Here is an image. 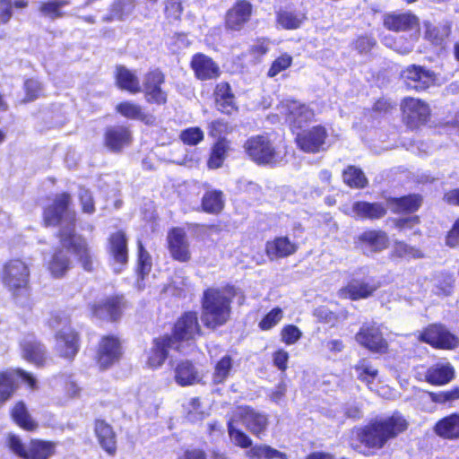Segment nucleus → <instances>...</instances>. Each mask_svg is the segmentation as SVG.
<instances>
[{"label":"nucleus","instance_id":"obj_55","mask_svg":"<svg viewBox=\"0 0 459 459\" xmlns=\"http://www.w3.org/2000/svg\"><path fill=\"white\" fill-rule=\"evenodd\" d=\"M228 433L232 443L240 448L246 449L252 446V439L243 430L234 427L233 421L230 420L227 422Z\"/></svg>","mask_w":459,"mask_h":459},{"label":"nucleus","instance_id":"obj_13","mask_svg":"<svg viewBox=\"0 0 459 459\" xmlns=\"http://www.w3.org/2000/svg\"><path fill=\"white\" fill-rule=\"evenodd\" d=\"M418 339L437 350L451 351L459 346V338L441 323L428 325Z\"/></svg>","mask_w":459,"mask_h":459},{"label":"nucleus","instance_id":"obj_63","mask_svg":"<svg viewBox=\"0 0 459 459\" xmlns=\"http://www.w3.org/2000/svg\"><path fill=\"white\" fill-rule=\"evenodd\" d=\"M273 43L267 38H256L249 47V54L254 56H263L269 53Z\"/></svg>","mask_w":459,"mask_h":459},{"label":"nucleus","instance_id":"obj_14","mask_svg":"<svg viewBox=\"0 0 459 459\" xmlns=\"http://www.w3.org/2000/svg\"><path fill=\"white\" fill-rule=\"evenodd\" d=\"M356 342L370 352L385 354L389 343L382 332V325L377 322L364 323L355 334Z\"/></svg>","mask_w":459,"mask_h":459},{"label":"nucleus","instance_id":"obj_23","mask_svg":"<svg viewBox=\"0 0 459 459\" xmlns=\"http://www.w3.org/2000/svg\"><path fill=\"white\" fill-rule=\"evenodd\" d=\"M212 96L216 109L221 114L231 116L238 112L235 94L228 82L217 83Z\"/></svg>","mask_w":459,"mask_h":459},{"label":"nucleus","instance_id":"obj_27","mask_svg":"<svg viewBox=\"0 0 459 459\" xmlns=\"http://www.w3.org/2000/svg\"><path fill=\"white\" fill-rule=\"evenodd\" d=\"M423 195L419 193H410L401 196H391L387 204L392 206L395 214L410 215L416 213L423 204Z\"/></svg>","mask_w":459,"mask_h":459},{"label":"nucleus","instance_id":"obj_56","mask_svg":"<svg viewBox=\"0 0 459 459\" xmlns=\"http://www.w3.org/2000/svg\"><path fill=\"white\" fill-rule=\"evenodd\" d=\"M429 400L437 404H451L459 400V386H453L448 390L428 392Z\"/></svg>","mask_w":459,"mask_h":459},{"label":"nucleus","instance_id":"obj_3","mask_svg":"<svg viewBox=\"0 0 459 459\" xmlns=\"http://www.w3.org/2000/svg\"><path fill=\"white\" fill-rule=\"evenodd\" d=\"M60 246L50 253L46 269L53 279L65 278L73 267V262L67 253L73 255L82 269L87 273L95 270V258L89 243L74 228L61 229L56 233Z\"/></svg>","mask_w":459,"mask_h":459},{"label":"nucleus","instance_id":"obj_19","mask_svg":"<svg viewBox=\"0 0 459 459\" xmlns=\"http://www.w3.org/2000/svg\"><path fill=\"white\" fill-rule=\"evenodd\" d=\"M253 4L248 0H236L225 12L223 27L228 32H239L251 21Z\"/></svg>","mask_w":459,"mask_h":459},{"label":"nucleus","instance_id":"obj_45","mask_svg":"<svg viewBox=\"0 0 459 459\" xmlns=\"http://www.w3.org/2000/svg\"><path fill=\"white\" fill-rule=\"evenodd\" d=\"M190 66L195 77L202 81L216 79L221 75L220 67L212 59H191Z\"/></svg>","mask_w":459,"mask_h":459},{"label":"nucleus","instance_id":"obj_11","mask_svg":"<svg viewBox=\"0 0 459 459\" xmlns=\"http://www.w3.org/2000/svg\"><path fill=\"white\" fill-rule=\"evenodd\" d=\"M402 121L407 129L416 131L427 125L431 118V108L423 100L404 97L400 103Z\"/></svg>","mask_w":459,"mask_h":459},{"label":"nucleus","instance_id":"obj_59","mask_svg":"<svg viewBox=\"0 0 459 459\" xmlns=\"http://www.w3.org/2000/svg\"><path fill=\"white\" fill-rule=\"evenodd\" d=\"M377 41L371 35L358 36L351 42V48L359 55H368L376 47Z\"/></svg>","mask_w":459,"mask_h":459},{"label":"nucleus","instance_id":"obj_17","mask_svg":"<svg viewBox=\"0 0 459 459\" xmlns=\"http://www.w3.org/2000/svg\"><path fill=\"white\" fill-rule=\"evenodd\" d=\"M282 108L281 114L285 123L293 134L303 129L304 124L313 122L316 118L313 108L295 100H287Z\"/></svg>","mask_w":459,"mask_h":459},{"label":"nucleus","instance_id":"obj_4","mask_svg":"<svg viewBox=\"0 0 459 459\" xmlns=\"http://www.w3.org/2000/svg\"><path fill=\"white\" fill-rule=\"evenodd\" d=\"M238 296L245 299L244 292L232 283L204 289L200 299L204 326L214 331L225 325L231 318L232 302Z\"/></svg>","mask_w":459,"mask_h":459},{"label":"nucleus","instance_id":"obj_48","mask_svg":"<svg viewBox=\"0 0 459 459\" xmlns=\"http://www.w3.org/2000/svg\"><path fill=\"white\" fill-rule=\"evenodd\" d=\"M70 4V0H47L39 3L38 11L39 13L50 20L63 18L65 13L63 7Z\"/></svg>","mask_w":459,"mask_h":459},{"label":"nucleus","instance_id":"obj_62","mask_svg":"<svg viewBox=\"0 0 459 459\" xmlns=\"http://www.w3.org/2000/svg\"><path fill=\"white\" fill-rule=\"evenodd\" d=\"M302 336L299 328L292 324L284 325L281 330V340L287 345L296 343Z\"/></svg>","mask_w":459,"mask_h":459},{"label":"nucleus","instance_id":"obj_2","mask_svg":"<svg viewBox=\"0 0 459 459\" xmlns=\"http://www.w3.org/2000/svg\"><path fill=\"white\" fill-rule=\"evenodd\" d=\"M408 428L409 421L399 411L388 416L371 418L366 424L352 429L351 447L366 456L373 455L405 433Z\"/></svg>","mask_w":459,"mask_h":459},{"label":"nucleus","instance_id":"obj_54","mask_svg":"<svg viewBox=\"0 0 459 459\" xmlns=\"http://www.w3.org/2000/svg\"><path fill=\"white\" fill-rule=\"evenodd\" d=\"M29 6L28 0H0V23L6 24L13 17V8L25 9Z\"/></svg>","mask_w":459,"mask_h":459},{"label":"nucleus","instance_id":"obj_31","mask_svg":"<svg viewBox=\"0 0 459 459\" xmlns=\"http://www.w3.org/2000/svg\"><path fill=\"white\" fill-rule=\"evenodd\" d=\"M241 420L245 428L258 438L267 431L270 423L268 414L257 411L251 407L244 409Z\"/></svg>","mask_w":459,"mask_h":459},{"label":"nucleus","instance_id":"obj_51","mask_svg":"<svg viewBox=\"0 0 459 459\" xmlns=\"http://www.w3.org/2000/svg\"><path fill=\"white\" fill-rule=\"evenodd\" d=\"M184 0H165L164 18L168 24H178L184 13Z\"/></svg>","mask_w":459,"mask_h":459},{"label":"nucleus","instance_id":"obj_6","mask_svg":"<svg viewBox=\"0 0 459 459\" xmlns=\"http://www.w3.org/2000/svg\"><path fill=\"white\" fill-rule=\"evenodd\" d=\"M0 281L13 297L27 296L30 292V267L21 257L6 260L0 273Z\"/></svg>","mask_w":459,"mask_h":459},{"label":"nucleus","instance_id":"obj_7","mask_svg":"<svg viewBox=\"0 0 459 459\" xmlns=\"http://www.w3.org/2000/svg\"><path fill=\"white\" fill-rule=\"evenodd\" d=\"M5 446L19 459H49L56 452V443L52 440L31 438L26 445L15 433L5 437Z\"/></svg>","mask_w":459,"mask_h":459},{"label":"nucleus","instance_id":"obj_36","mask_svg":"<svg viewBox=\"0 0 459 459\" xmlns=\"http://www.w3.org/2000/svg\"><path fill=\"white\" fill-rule=\"evenodd\" d=\"M10 418L16 426L27 432H35L39 427L23 401H18L13 405L10 409Z\"/></svg>","mask_w":459,"mask_h":459},{"label":"nucleus","instance_id":"obj_29","mask_svg":"<svg viewBox=\"0 0 459 459\" xmlns=\"http://www.w3.org/2000/svg\"><path fill=\"white\" fill-rule=\"evenodd\" d=\"M22 357L27 362L33 364L37 368H42L47 365L48 351L46 345L39 340H26L21 345Z\"/></svg>","mask_w":459,"mask_h":459},{"label":"nucleus","instance_id":"obj_37","mask_svg":"<svg viewBox=\"0 0 459 459\" xmlns=\"http://www.w3.org/2000/svg\"><path fill=\"white\" fill-rule=\"evenodd\" d=\"M434 433L445 440L459 439V412H452L439 419L433 427Z\"/></svg>","mask_w":459,"mask_h":459},{"label":"nucleus","instance_id":"obj_64","mask_svg":"<svg viewBox=\"0 0 459 459\" xmlns=\"http://www.w3.org/2000/svg\"><path fill=\"white\" fill-rule=\"evenodd\" d=\"M420 217L419 215H408L395 218L394 220V227L398 231H403L405 230H411L414 226H417L420 223Z\"/></svg>","mask_w":459,"mask_h":459},{"label":"nucleus","instance_id":"obj_34","mask_svg":"<svg viewBox=\"0 0 459 459\" xmlns=\"http://www.w3.org/2000/svg\"><path fill=\"white\" fill-rule=\"evenodd\" d=\"M455 368L449 363H435L429 366L424 374V380L434 386H442L450 383L455 378Z\"/></svg>","mask_w":459,"mask_h":459},{"label":"nucleus","instance_id":"obj_5","mask_svg":"<svg viewBox=\"0 0 459 459\" xmlns=\"http://www.w3.org/2000/svg\"><path fill=\"white\" fill-rule=\"evenodd\" d=\"M243 150L249 160L262 167L274 168L285 156L267 133L249 136L243 143Z\"/></svg>","mask_w":459,"mask_h":459},{"label":"nucleus","instance_id":"obj_57","mask_svg":"<svg viewBox=\"0 0 459 459\" xmlns=\"http://www.w3.org/2000/svg\"><path fill=\"white\" fill-rule=\"evenodd\" d=\"M137 272L141 279H144L148 275L152 267V257L149 252L144 248L142 242H138V254H137Z\"/></svg>","mask_w":459,"mask_h":459},{"label":"nucleus","instance_id":"obj_40","mask_svg":"<svg viewBox=\"0 0 459 459\" xmlns=\"http://www.w3.org/2000/svg\"><path fill=\"white\" fill-rule=\"evenodd\" d=\"M403 73L408 81L414 82L411 87L416 91L426 90L436 79V74L433 72L415 65L408 66Z\"/></svg>","mask_w":459,"mask_h":459},{"label":"nucleus","instance_id":"obj_21","mask_svg":"<svg viewBox=\"0 0 459 459\" xmlns=\"http://www.w3.org/2000/svg\"><path fill=\"white\" fill-rule=\"evenodd\" d=\"M132 143L133 134L128 126L114 125L104 130L103 145L112 152L119 153Z\"/></svg>","mask_w":459,"mask_h":459},{"label":"nucleus","instance_id":"obj_30","mask_svg":"<svg viewBox=\"0 0 459 459\" xmlns=\"http://www.w3.org/2000/svg\"><path fill=\"white\" fill-rule=\"evenodd\" d=\"M175 344L169 338L166 333L160 337H156L152 340V347L148 353L146 365L152 369H157L161 367L169 357V350L175 349Z\"/></svg>","mask_w":459,"mask_h":459},{"label":"nucleus","instance_id":"obj_22","mask_svg":"<svg viewBox=\"0 0 459 459\" xmlns=\"http://www.w3.org/2000/svg\"><path fill=\"white\" fill-rule=\"evenodd\" d=\"M93 432L100 448L108 456H115L118 449L117 435L106 420L97 418L93 420Z\"/></svg>","mask_w":459,"mask_h":459},{"label":"nucleus","instance_id":"obj_47","mask_svg":"<svg viewBox=\"0 0 459 459\" xmlns=\"http://www.w3.org/2000/svg\"><path fill=\"white\" fill-rule=\"evenodd\" d=\"M18 388L16 379L12 369L0 371V406L8 402Z\"/></svg>","mask_w":459,"mask_h":459},{"label":"nucleus","instance_id":"obj_24","mask_svg":"<svg viewBox=\"0 0 459 459\" xmlns=\"http://www.w3.org/2000/svg\"><path fill=\"white\" fill-rule=\"evenodd\" d=\"M377 289V284H373L363 280L352 279L345 286L339 289L338 296L342 299L357 301L373 296Z\"/></svg>","mask_w":459,"mask_h":459},{"label":"nucleus","instance_id":"obj_1","mask_svg":"<svg viewBox=\"0 0 459 459\" xmlns=\"http://www.w3.org/2000/svg\"><path fill=\"white\" fill-rule=\"evenodd\" d=\"M408 428L409 421L399 411L388 416L371 418L366 424L352 429L351 447L366 456L373 455L405 433Z\"/></svg>","mask_w":459,"mask_h":459},{"label":"nucleus","instance_id":"obj_9","mask_svg":"<svg viewBox=\"0 0 459 459\" xmlns=\"http://www.w3.org/2000/svg\"><path fill=\"white\" fill-rule=\"evenodd\" d=\"M203 334L198 313L195 310H187L176 319L169 338L176 345L175 349H178L182 343L195 342Z\"/></svg>","mask_w":459,"mask_h":459},{"label":"nucleus","instance_id":"obj_15","mask_svg":"<svg viewBox=\"0 0 459 459\" xmlns=\"http://www.w3.org/2000/svg\"><path fill=\"white\" fill-rule=\"evenodd\" d=\"M166 82L165 74L159 68L146 72L143 78L142 91L149 104L165 106L168 102V92L162 89Z\"/></svg>","mask_w":459,"mask_h":459},{"label":"nucleus","instance_id":"obj_44","mask_svg":"<svg viewBox=\"0 0 459 459\" xmlns=\"http://www.w3.org/2000/svg\"><path fill=\"white\" fill-rule=\"evenodd\" d=\"M306 20L307 15L305 13L287 9H281L275 14L276 24L288 30L300 28Z\"/></svg>","mask_w":459,"mask_h":459},{"label":"nucleus","instance_id":"obj_28","mask_svg":"<svg viewBox=\"0 0 459 459\" xmlns=\"http://www.w3.org/2000/svg\"><path fill=\"white\" fill-rule=\"evenodd\" d=\"M356 244L362 249L379 253L389 247V238L385 230H366L357 237Z\"/></svg>","mask_w":459,"mask_h":459},{"label":"nucleus","instance_id":"obj_26","mask_svg":"<svg viewBox=\"0 0 459 459\" xmlns=\"http://www.w3.org/2000/svg\"><path fill=\"white\" fill-rule=\"evenodd\" d=\"M384 27L391 31H409L420 27V19L411 12L389 13L383 17Z\"/></svg>","mask_w":459,"mask_h":459},{"label":"nucleus","instance_id":"obj_33","mask_svg":"<svg viewBox=\"0 0 459 459\" xmlns=\"http://www.w3.org/2000/svg\"><path fill=\"white\" fill-rule=\"evenodd\" d=\"M174 380L178 385L186 387L200 383L202 377L192 360L181 359L174 368Z\"/></svg>","mask_w":459,"mask_h":459},{"label":"nucleus","instance_id":"obj_32","mask_svg":"<svg viewBox=\"0 0 459 459\" xmlns=\"http://www.w3.org/2000/svg\"><path fill=\"white\" fill-rule=\"evenodd\" d=\"M115 110L121 117L128 120H136L146 126H153L156 118L144 111V108L132 100H123L117 104Z\"/></svg>","mask_w":459,"mask_h":459},{"label":"nucleus","instance_id":"obj_61","mask_svg":"<svg viewBox=\"0 0 459 459\" xmlns=\"http://www.w3.org/2000/svg\"><path fill=\"white\" fill-rule=\"evenodd\" d=\"M354 368L358 374V379L368 385L372 384L378 375V370L366 364L364 360H360Z\"/></svg>","mask_w":459,"mask_h":459},{"label":"nucleus","instance_id":"obj_49","mask_svg":"<svg viewBox=\"0 0 459 459\" xmlns=\"http://www.w3.org/2000/svg\"><path fill=\"white\" fill-rule=\"evenodd\" d=\"M423 256L424 255L419 247L411 246L403 240L394 241L390 253V257L395 259H418Z\"/></svg>","mask_w":459,"mask_h":459},{"label":"nucleus","instance_id":"obj_52","mask_svg":"<svg viewBox=\"0 0 459 459\" xmlns=\"http://www.w3.org/2000/svg\"><path fill=\"white\" fill-rule=\"evenodd\" d=\"M24 97L22 103H30L44 96V87L37 78H27L22 86Z\"/></svg>","mask_w":459,"mask_h":459},{"label":"nucleus","instance_id":"obj_42","mask_svg":"<svg viewBox=\"0 0 459 459\" xmlns=\"http://www.w3.org/2000/svg\"><path fill=\"white\" fill-rule=\"evenodd\" d=\"M202 212L218 215L225 207V199L223 192L220 189H212L206 191L202 199L200 204Z\"/></svg>","mask_w":459,"mask_h":459},{"label":"nucleus","instance_id":"obj_38","mask_svg":"<svg viewBox=\"0 0 459 459\" xmlns=\"http://www.w3.org/2000/svg\"><path fill=\"white\" fill-rule=\"evenodd\" d=\"M352 211L362 221H377L387 214L385 204L378 202L356 201L352 204Z\"/></svg>","mask_w":459,"mask_h":459},{"label":"nucleus","instance_id":"obj_25","mask_svg":"<svg viewBox=\"0 0 459 459\" xmlns=\"http://www.w3.org/2000/svg\"><path fill=\"white\" fill-rule=\"evenodd\" d=\"M299 249V245L292 242L287 236L274 237L267 240L264 245V253L270 260H277L294 255Z\"/></svg>","mask_w":459,"mask_h":459},{"label":"nucleus","instance_id":"obj_16","mask_svg":"<svg viewBox=\"0 0 459 459\" xmlns=\"http://www.w3.org/2000/svg\"><path fill=\"white\" fill-rule=\"evenodd\" d=\"M48 199L51 202L43 207L42 225L46 228L58 226L70 213L73 203L72 195L70 193L63 191Z\"/></svg>","mask_w":459,"mask_h":459},{"label":"nucleus","instance_id":"obj_46","mask_svg":"<svg viewBox=\"0 0 459 459\" xmlns=\"http://www.w3.org/2000/svg\"><path fill=\"white\" fill-rule=\"evenodd\" d=\"M342 182L351 189H364L368 186V179L364 171L355 166L348 165L342 171Z\"/></svg>","mask_w":459,"mask_h":459},{"label":"nucleus","instance_id":"obj_18","mask_svg":"<svg viewBox=\"0 0 459 459\" xmlns=\"http://www.w3.org/2000/svg\"><path fill=\"white\" fill-rule=\"evenodd\" d=\"M125 307L126 300L122 294L108 296L89 306L92 317L112 323L117 322L121 318Z\"/></svg>","mask_w":459,"mask_h":459},{"label":"nucleus","instance_id":"obj_20","mask_svg":"<svg viewBox=\"0 0 459 459\" xmlns=\"http://www.w3.org/2000/svg\"><path fill=\"white\" fill-rule=\"evenodd\" d=\"M166 247L173 261L187 264L192 259V251L186 230L181 227H172L169 230Z\"/></svg>","mask_w":459,"mask_h":459},{"label":"nucleus","instance_id":"obj_41","mask_svg":"<svg viewBox=\"0 0 459 459\" xmlns=\"http://www.w3.org/2000/svg\"><path fill=\"white\" fill-rule=\"evenodd\" d=\"M230 150V140L226 137H219L211 147L206 163L207 167L210 169H217L221 168L223 165Z\"/></svg>","mask_w":459,"mask_h":459},{"label":"nucleus","instance_id":"obj_50","mask_svg":"<svg viewBox=\"0 0 459 459\" xmlns=\"http://www.w3.org/2000/svg\"><path fill=\"white\" fill-rule=\"evenodd\" d=\"M250 459H289L288 455L268 445H255L247 453Z\"/></svg>","mask_w":459,"mask_h":459},{"label":"nucleus","instance_id":"obj_58","mask_svg":"<svg viewBox=\"0 0 459 459\" xmlns=\"http://www.w3.org/2000/svg\"><path fill=\"white\" fill-rule=\"evenodd\" d=\"M179 139L185 145L195 146L204 141V134L199 126H191L180 132Z\"/></svg>","mask_w":459,"mask_h":459},{"label":"nucleus","instance_id":"obj_43","mask_svg":"<svg viewBox=\"0 0 459 459\" xmlns=\"http://www.w3.org/2000/svg\"><path fill=\"white\" fill-rule=\"evenodd\" d=\"M117 86L131 94H137L142 91L138 77L125 66H117L115 74Z\"/></svg>","mask_w":459,"mask_h":459},{"label":"nucleus","instance_id":"obj_12","mask_svg":"<svg viewBox=\"0 0 459 459\" xmlns=\"http://www.w3.org/2000/svg\"><path fill=\"white\" fill-rule=\"evenodd\" d=\"M328 138L327 128L322 124H317L297 131L294 142L299 151L316 154L326 150Z\"/></svg>","mask_w":459,"mask_h":459},{"label":"nucleus","instance_id":"obj_60","mask_svg":"<svg viewBox=\"0 0 459 459\" xmlns=\"http://www.w3.org/2000/svg\"><path fill=\"white\" fill-rule=\"evenodd\" d=\"M283 312L279 307L272 308L267 312L258 323V327L262 331H268L273 328L282 319Z\"/></svg>","mask_w":459,"mask_h":459},{"label":"nucleus","instance_id":"obj_10","mask_svg":"<svg viewBox=\"0 0 459 459\" xmlns=\"http://www.w3.org/2000/svg\"><path fill=\"white\" fill-rule=\"evenodd\" d=\"M55 356L67 363H73L78 356L82 343V334L75 327L68 325L54 333Z\"/></svg>","mask_w":459,"mask_h":459},{"label":"nucleus","instance_id":"obj_39","mask_svg":"<svg viewBox=\"0 0 459 459\" xmlns=\"http://www.w3.org/2000/svg\"><path fill=\"white\" fill-rule=\"evenodd\" d=\"M423 25L425 29L424 39L436 47L442 48L452 32L451 22H449L435 25L429 21H425Z\"/></svg>","mask_w":459,"mask_h":459},{"label":"nucleus","instance_id":"obj_35","mask_svg":"<svg viewBox=\"0 0 459 459\" xmlns=\"http://www.w3.org/2000/svg\"><path fill=\"white\" fill-rule=\"evenodd\" d=\"M108 250L113 260L122 265L128 262L127 237L123 230L111 233L108 238Z\"/></svg>","mask_w":459,"mask_h":459},{"label":"nucleus","instance_id":"obj_8","mask_svg":"<svg viewBox=\"0 0 459 459\" xmlns=\"http://www.w3.org/2000/svg\"><path fill=\"white\" fill-rule=\"evenodd\" d=\"M125 354L119 335L107 333L100 337L94 353V363L100 371H107L119 364Z\"/></svg>","mask_w":459,"mask_h":459},{"label":"nucleus","instance_id":"obj_53","mask_svg":"<svg viewBox=\"0 0 459 459\" xmlns=\"http://www.w3.org/2000/svg\"><path fill=\"white\" fill-rule=\"evenodd\" d=\"M232 368V358L230 355L222 356L214 365L212 382L216 385L222 384L230 376Z\"/></svg>","mask_w":459,"mask_h":459}]
</instances>
